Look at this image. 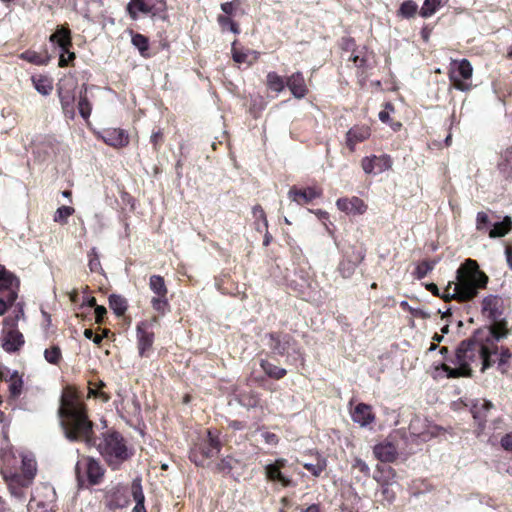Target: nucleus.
<instances>
[{"label": "nucleus", "instance_id": "1", "mask_svg": "<svg viewBox=\"0 0 512 512\" xmlns=\"http://www.w3.org/2000/svg\"><path fill=\"white\" fill-rule=\"evenodd\" d=\"M60 425L65 437L73 442H84L88 447L95 446L112 470L121 469L122 465L134 455L124 436L113 429H109L99 437L96 442L94 423L88 415V408L80 392L74 386H66L60 397L58 408Z\"/></svg>", "mask_w": 512, "mask_h": 512}, {"label": "nucleus", "instance_id": "2", "mask_svg": "<svg viewBox=\"0 0 512 512\" xmlns=\"http://www.w3.org/2000/svg\"><path fill=\"white\" fill-rule=\"evenodd\" d=\"M490 336L489 330H476L469 338L461 341L455 351L454 359L451 360L457 367L452 368L446 363H442L440 366L447 377H472L471 365L480 367L481 372L492 367L496 363V360H493V355L496 353L487 344Z\"/></svg>", "mask_w": 512, "mask_h": 512}, {"label": "nucleus", "instance_id": "3", "mask_svg": "<svg viewBox=\"0 0 512 512\" xmlns=\"http://www.w3.org/2000/svg\"><path fill=\"white\" fill-rule=\"evenodd\" d=\"M488 282L489 277L480 269L478 262L468 258L456 270L455 281H449L445 287L444 302H470L486 289Z\"/></svg>", "mask_w": 512, "mask_h": 512}, {"label": "nucleus", "instance_id": "4", "mask_svg": "<svg viewBox=\"0 0 512 512\" xmlns=\"http://www.w3.org/2000/svg\"><path fill=\"white\" fill-rule=\"evenodd\" d=\"M222 446L220 432L217 429H207L205 435L199 436L191 446L189 459L196 466L204 468L220 453Z\"/></svg>", "mask_w": 512, "mask_h": 512}, {"label": "nucleus", "instance_id": "5", "mask_svg": "<svg viewBox=\"0 0 512 512\" xmlns=\"http://www.w3.org/2000/svg\"><path fill=\"white\" fill-rule=\"evenodd\" d=\"M270 350L278 356H295V360L304 361V351L298 341L290 334L283 331L269 332L265 335Z\"/></svg>", "mask_w": 512, "mask_h": 512}, {"label": "nucleus", "instance_id": "6", "mask_svg": "<svg viewBox=\"0 0 512 512\" xmlns=\"http://www.w3.org/2000/svg\"><path fill=\"white\" fill-rule=\"evenodd\" d=\"M75 474L79 486L83 487L86 484L95 486L103 480L105 469L99 460L83 455L75 465Z\"/></svg>", "mask_w": 512, "mask_h": 512}, {"label": "nucleus", "instance_id": "7", "mask_svg": "<svg viewBox=\"0 0 512 512\" xmlns=\"http://www.w3.org/2000/svg\"><path fill=\"white\" fill-rule=\"evenodd\" d=\"M447 74L451 85L455 89L462 92L471 90L470 80L473 75V67L468 59L452 60Z\"/></svg>", "mask_w": 512, "mask_h": 512}, {"label": "nucleus", "instance_id": "8", "mask_svg": "<svg viewBox=\"0 0 512 512\" xmlns=\"http://www.w3.org/2000/svg\"><path fill=\"white\" fill-rule=\"evenodd\" d=\"M57 495L49 484H41L35 488L28 503L29 512H56Z\"/></svg>", "mask_w": 512, "mask_h": 512}, {"label": "nucleus", "instance_id": "9", "mask_svg": "<svg viewBox=\"0 0 512 512\" xmlns=\"http://www.w3.org/2000/svg\"><path fill=\"white\" fill-rule=\"evenodd\" d=\"M126 11L131 19L137 20L139 12L151 17L165 18L167 11L166 0H130Z\"/></svg>", "mask_w": 512, "mask_h": 512}, {"label": "nucleus", "instance_id": "10", "mask_svg": "<svg viewBox=\"0 0 512 512\" xmlns=\"http://www.w3.org/2000/svg\"><path fill=\"white\" fill-rule=\"evenodd\" d=\"M157 317L150 320L140 321L136 326V338L138 354L141 358H149L153 352L155 333L153 325Z\"/></svg>", "mask_w": 512, "mask_h": 512}, {"label": "nucleus", "instance_id": "11", "mask_svg": "<svg viewBox=\"0 0 512 512\" xmlns=\"http://www.w3.org/2000/svg\"><path fill=\"white\" fill-rule=\"evenodd\" d=\"M149 288L155 294L150 303L152 308L160 314H165L169 308L168 288L161 275H152L149 278Z\"/></svg>", "mask_w": 512, "mask_h": 512}, {"label": "nucleus", "instance_id": "12", "mask_svg": "<svg viewBox=\"0 0 512 512\" xmlns=\"http://www.w3.org/2000/svg\"><path fill=\"white\" fill-rule=\"evenodd\" d=\"M75 88L76 82L72 79H63L58 84V97L64 115L69 119L75 117Z\"/></svg>", "mask_w": 512, "mask_h": 512}, {"label": "nucleus", "instance_id": "13", "mask_svg": "<svg viewBox=\"0 0 512 512\" xmlns=\"http://www.w3.org/2000/svg\"><path fill=\"white\" fill-rule=\"evenodd\" d=\"M287 459L278 458L273 463L264 467V474L269 482L279 483L282 487H295L296 483L292 478L284 475L282 469L287 466Z\"/></svg>", "mask_w": 512, "mask_h": 512}, {"label": "nucleus", "instance_id": "14", "mask_svg": "<svg viewBox=\"0 0 512 512\" xmlns=\"http://www.w3.org/2000/svg\"><path fill=\"white\" fill-rule=\"evenodd\" d=\"M130 502L129 492L126 486L117 484L104 494V505L109 510L123 509Z\"/></svg>", "mask_w": 512, "mask_h": 512}, {"label": "nucleus", "instance_id": "15", "mask_svg": "<svg viewBox=\"0 0 512 512\" xmlns=\"http://www.w3.org/2000/svg\"><path fill=\"white\" fill-rule=\"evenodd\" d=\"M105 144L115 149H121L129 145L130 137L126 130L121 128H106L97 134Z\"/></svg>", "mask_w": 512, "mask_h": 512}, {"label": "nucleus", "instance_id": "16", "mask_svg": "<svg viewBox=\"0 0 512 512\" xmlns=\"http://www.w3.org/2000/svg\"><path fill=\"white\" fill-rule=\"evenodd\" d=\"M322 189L317 186H309L305 188H297L293 186L288 192L289 198L298 205H306L322 196Z\"/></svg>", "mask_w": 512, "mask_h": 512}, {"label": "nucleus", "instance_id": "17", "mask_svg": "<svg viewBox=\"0 0 512 512\" xmlns=\"http://www.w3.org/2000/svg\"><path fill=\"white\" fill-rule=\"evenodd\" d=\"M19 287L18 278L8 271L4 266L0 265V291L7 292L9 304H13L17 299V289Z\"/></svg>", "mask_w": 512, "mask_h": 512}, {"label": "nucleus", "instance_id": "18", "mask_svg": "<svg viewBox=\"0 0 512 512\" xmlns=\"http://www.w3.org/2000/svg\"><path fill=\"white\" fill-rule=\"evenodd\" d=\"M371 136V128L368 125H354L346 133V146L351 153L355 152L357 144L365 142Z\"/></svg>", "mask_w": 512, "mask_h": 512}, {"label": "nucleus", "instance_id": "19", "mask_svg": "<svg viewBox=\"0 0 512 512\" xmlns=\"http://www.w3.org/2000/svg\"><path fill=\"white\" fill-rule=\"evenodd\" d=\"M392 164V158L390 157V155L387 154H383L380 156H367L361 160V167L366 174L373 173L375 168H377V173L390 170L392 168Z\"/></svg>", "mask_w": 512, "mask_h": 512}, {"label": "nucleus", "instance_id": "20", "mask_svg": "<svg viewBox=\"0 0 512 512\" xmlns=\"http://www.w3.org/2000/svg\"><path fill=\"white\" fill-rule=\"evenodd\" d=\"M25 340L23 334L17 328L8 331L3 330L2 348L8 353H15L21 349Z\"/></svg>", "mask_w": 512, "mask_h": 512}, {"label": "nucleus", "instance_id": "21", "mask_svg": "<svg viewBox=\"0 0 512 512\" xmlns=\"http://www.w3.org/2000/svg\"><path fill=\"white\" fill-rule=\"evenodd\" d=\"M337 208L346 214L362 215L367 210L365 202L356 196L351 198H339L336 202Z\"/></svg>", "mask_w": 512, "mask_h": 512}, {"label": "nucleus", "instance_id": "22", "mask_svg": "<svg viewBox=\"0 0 512 512\" xmlns=\"http://www.w3.org/2000/svg\"><path fill=\"white\" fill-rule=\"evenodd\" d=\"M286 86L290 90L291 94L297 99L304 98L309 92L305 78L302 72L299 71L286 78Z\"/></svg>", "mask_w": 512, "mask_h": 512}, {"label": "nucleus", "instance_id": "23", "mask_svg": "<svg viewBox=\"0 0 512 512\" xmlns=\"http://www.w3.org/2000/svg\"><path fill=\"white\" fill-rule=\"evenodd\" d=\"M492 321L494 323L491 326H485L478 330H489L491 332V336L488 337L487 344L497 354V343L499 340L507 336L508 329L505 321H498V319Z\"/></svg>", "mask_w": 512, "mask_h": 512}, {"label": "nucleus", "instance_id": "24", "mask_svg": "<svg viewBox=\"0 0 512 512\" xmlns=\"http://www.w3.org/2000/svg\"><path fill=\"white\" fill-rule=\"evenodd\" d=\"M51 43L57 44L61 51L68 52L72 48V33L68 26H58L56 31L49 37Z\"/></svg>", "mask_w": 512, "mask_h": 512}, {"label": "nucleus", "instance_id": "25", "mask_svg": "<svg viewBox=\"0 0 512 512\" xmlns=\"http://www.w3.org/2000/svg\"><path fill=\"white\" fill-rule=\"evenodd\" d=\"M502 300L497 295H488L482 300V314L491 319L496 320L501 315Z\"/></svg>", "mask_w": 512, "mask_h": 512}, {"label": "nucleus", "instance_id": "26", "mask_svg": "<svg viewBox=\"0 0 512 512\" xmlns=\"http://www.w3.org/2000/svg\"><path fill=\"white\" fill-rule=\"evenodd\" d=\"M373 453L381 462L390 463L397 459L398 452L396 446L391 442H381L374 446Z\"/></svg>", "mask_w": 512, "mask_h": 512}, {"label": "nucleus", "instance_id": "27", "mask_svg": "<svg viewBox=\"0 0 512 512\" xmlns=\"http://www.w3.org/2000/svg\"><path fill=\"white\" fill-rule=\"evenodd\" d=\"M365 256H366V250L361 249L354 253L352 260H344V261L340 262L338 270H339V273L342 275V277H344V278L351 277L354 274L357 266L364 261Z\"/></svg>", "mask_w": 512, "mask_h": 512}, {"label": "nucleus", "instance_id": "28", "mask_svg": "<svg viewBox=\"0 0 512 512\" xmlns=\"http://www.w3.org/2000/svg\"><path fill=\"white\" fill-rule=\"evenodd\" d=\"M354 422L361 426H367L375 420L372 407L365 403H359L351 414Z\"/></svg>", "mask_w": 512, "mask_h": 512}, {"label": "nucleus", "instance_id": "29", "mask_svg": "<svg viewBox=\"0 0 512 512\" xmlns=\"http://www.w3.org/2000/svg\"><path fill=\"white\" fill-rule=\"evenodd\" d=\"M493 408V404L491 401L485 399H478L472 405L471 412L475 420L479 422V426L483 427L486 419L487 413Z\"/></svg>", "mask_w": 512, "mask_h": 512}, {"label": "nucleus", "instance_id": "30", "mask_svg": "<svg viewBox=\"0 0 512 512\" xmlns=\"http://www.w3.org/2000/svg\"><path fill=\"white\" fill-rule=\"evenodd\" d=\"M87 85L83 84L79 93V100H78V111L80 116L86 121H89L91 112H92V103L90 102L88 96H87Z\"/></svg>", "mask_w": 512, "mask_h": 512}, {"label": "nucleus", "instance_id": "31", "mask_svg": "<svg viewBox=\"0 0 512 512\" xmlns=\"http://www.w3.org/2000/svg\"><path fill=\"white\" fill-rule=\"evenodd\" d=\"M238 402L247 409L262 407L260 394L253 390L241 392L238 396Z\"/></svg>", "mask_w": 512, "mask_h": 512}, {"label": "nucleus", "instance_id": "32", "mask_svg": "<svg viewBox=\"0 0 512 512\" xmlns=\"http://www.w3.org/2000/svg\"><path fill=\"white\" fill-rule=\"evenodd\" d=\"M497 167L506 178L512 177V145L500 153Z\"/></svg>", "mask_w": 512, "mask_h": 512}, {"label": "nucleus", "instance_id": "33", "mask_svg": "<svg viewBox=\"0 0 512 512\" xmlns=\"http://www.w3.org/2000/svg\"><path fill=\"white\" fill-rule=\"evenodd\" d=\"M260 367L269 378L274 380H280L287 375L285 368L279 367L266 359H261Z\"/></svg>", "mask_w": 512, "mask_h": 512}, {"label": "nucleus", "instance_id": "34", "mask_svg": "<svg viewBox=\"0 0 512 512\" xmlns=\"http://www.w3.org/2000/svg\"><path fill=\"white\" fill-rule=\"evenodd\" d=\"M131 35V42L138 49L140 55L144 58H150L149 38L141 33H135L133 31H131Z\"/></svg>", "mask_w": 512, "mask_h": 512}, {"label": "nucleus", "instance_id": "35", "mask_svg": "<svg viewBox=\"0 0 512 512\" xmlns=\"http://www.w3.org/2000/svg\"><path fill=\"white\" fill-rule=\"evenodd\" d=\"M512 229V220L509 216L504 217L503 221L497 222L489 231L490 238H500L507 235Z\"/></svg>", "mask_w": 512, "mask_h": 512}, {"label": "nucleus", "instance_id": "36", "mask_svg": "<svg viewBox=\"0 0 512 512\" xmlns=\"http://www.w3.org/2000/svg\"><path fill=\"white\" fill-rule=\"evenodd\" d=\"M109 307L116 316L120 317L125 314L128 309V302L125 297L117 294H111L108 298Z\"/></svg>", "mask_w": 512, "mask_h": 512}, {"label": "nucleus", "instance_id": "37", "mask_svg": "<svg viewBox=\"0 0 512 512\" xmlns=\"http://www.w3.org/2000/svg\"><path fill=\"white\" fill-rule=\"evenodd\" d=\"M252 214L254 218L255 229L258 232L262 233L263 230H266V228H268V220L263 207L259 204L255 205L252 208Z\"/></svg>", "mask_w": 512, "mask_h": 512}, {"label": "nucleus", "instance_id": "38", "mask_svg": "<svg viewBox=\"0 0 512 512\" xmlns=\"http://www.w3.org/2000/svg\"><path fill=\"white\" fill-rule=\"evenodd\" d=\"M266 86L269 90L280 93L285 89L286 80L276 72H269L266 76Z\"/></svg>", "mask_w": 512, "mask_h": 512}, {"label": "nucleus", "instance_id": "39", "mask_svg": "<svg viewBox=\"0 0 512 512\" xmlns=\"http://www.w3.org/2000/svg\"><path fill=\"white\" fill-rule=\"evenodd\" d=\"M436 259H425L419 262L413 272L416 279L421 280L425 278L436 266Z\"/></svg>", "mask_w": 512, "mask_h": 512}, {"label": "nucleus", "instance_id": "40", "mask_svg": "<svg viewBox=\"0 0 512 512\" xmlns=\"http://www.w3.org/2000/svg\"><path fill=\"white\" fill-rule=\"evenodd\" d=\"M493 360H496L498 368L505 372L512 360V352L507 347H501L500 350L497 347V354L493 355Z\"/></svg>", "mask_w": 512, "mask_h": 512}, {"label": "nucleus", "instance_id": "41", "mask_svg": "<svg viewBox=\"0 0 512 512\" xmlns=\"http://www.w3.org/2000/svg\"><path fill=\"white\" fill-rule=\"evenodd\" d=\"M35 89L42 95H49L53 90L52 81L46 76L32 78Z\"/></svg>", "mask_w": 512, "mask_h": 512}, {"label": "nucleus", "instance_id": "42", "mask_svg": "<svg viewBox=\"0 0 512 512\" xmlns=\"http://www.w3.org/2000/svg\"><path fill=\"white\" fill-rule=\"evenodd\" d=\"M20 58L35 65H46L49 60L48 56H43L42 54L33 50L24 51L20 54Z\"/></svg>", "mask_w": 512, "mask_h": 512}, {"label": "nucleus", "instance_id": "43", "mask_svg": "<svg viewBox=\"0 0 512 512\" xmlns=\"http://www.w3.org/2000/svg\"><path fill=\"white\" fill-rule=\"evenodd\" d=\"M9 392L13 398H17L21 395L23 390V379L17 371H14L10 376Z\"/></svg>", "mask_w": 512, "mask_h": 512}, {"label": "nucleus", "instance_id": "44", "mask_svg": "<svg viewBox=\"0 0 512 512\" xmlns=\"http://www.w3.org/2000/svg\"><path fill=\"white\" fill-rule=\"evenodd\" d=\"M303 467L314 477H319L327 468V460L324 457L317 456L316 463H303Z\"/></svg>", "mask_w": 512, "mask_h": 512}, {"label": "nucleus", "instance_id": "45", "mask_svg": "<svg viewBox=\"0 0 512 512\" xmlns=\"http://www.w3.org/2000/svg\"><path fill=\"white\" fill-rule=\"evenodd\" d=\"M45 360L52 365L58 366L62 361V351L58 345H52L44 351Z\"/></svg>", "mask_w": 512, "mask_h": 512}, {"label": "nucleus", "instance_id": "46", "mask_svg": "<svg viewBox=\"0 0 512 512\" xmlns=\"http://www.w3.org/2000/svg\"><path fill=\"white\" fill-rule=\"evenodd\" d=\"M75 213V209L71 206L59 207L53 216V221L61 225H65L68 222V218Z\"/></svg>", "mask_w": 512, "mask_h": 512}, {"label": "nucleus", "instance_id": "47", "mask_svg": "<svg viewBox=\"0 0 512 512\" xmlns=\"http://www.w3.org/2000/svg\"><path fill=\"white\" fill-rule=\"evenodd\" d=\"M217 22L223 31L230 30L234 34H239L241 31L239 24L226 15H218Z\"/></svg>", "mask_w": 512, "mask_h": 512}, {"label": "nucleus", "instance_id": "48", "mask_svg": "<svg viewBox=\"0 0 512 512\" xmlns=\"http://www.w3.org/2000/svg\"><path fill=\"white\" fill-rule=\"evenodd\" d=\"M446 1L447 0H425L420 10V15L424 18L432 16Z\"/></svg>", "mask_w": 512, "mask_h": 512}, {"label": "nucleus", "instance_id": "49", "mask_svg": "<svg viewBox=\"0 0 512 512\" xmlns=\"http://www.w3.org/2000/svg\"><path fill=\"white\" fill-rule=\"evenodd\" d=\"M417 10L418 5L412 0H407L400 5L398 16L402 18H411L415 16Z\"/></svg>", "mask_w": 512, "mask_h": 512}, {"label": "nucleus", "instance_id": "50", "mask_svg": "<svg viewBox=\"0 0 512 512\" xmlns=\"http://www.w3.org/2000/svg\"><path fill=\"white\" fill-rule=\"evenodd\" d=\"M234 459L232 456H226L220 459L214 468V471L219 474L227 475L230 474L234 468Z\"/></svg>", "mask_w": 512, "mask_h": 512}, {"label": "nucleus", "instance_id": "51", "mask_svg": "<svg viewBox=\"0 0 512 512\" xmlns=\"http://www.w3.org/2000/svg\"><path fill=\"white\" fill-rule=\"evenodd\" d=\"M131 494L136 503H145V495L143 493L141 479L136 478L131 484Z\"/></svg>", "mask_w": 512, "mask_h": 512}, {"label": "nucleus", "instance_id": "52", "mask_svg": "<svg viewBox=\"0 0 512 512\" xmlns=\"http://www.w3.org/2000/svg\"><path fill=\"white\" fill-rule=\"evenodd\" d=\"M394 476L395 472L391 467H382L378 465L374 478L377 477L381 480V482H384L385 485H388L390 479H392Z\"/></svg>", "mask_w": 512, "mask_h": 512}, {"label": "nucleus", "instance_id": "53", "mask_svg": "<svg viewBox=\"0 0 512 512\" xmlns=\"http://www.w3.org/2000/svg\"><path fill=\"white\" fill-rule=\"evenodd\" d=\"M232 58L236 63L243 64L248 63V55L250 50L238 49L236 47V41L232 44Z\"/></svg>", "mask_w": 512, "mask_h": 512}, {"label": "nucleus", "instance_id": "54", "mask_svg": "<svg viewBox=\"0 0 512 512\" xmlns=\"http://www.w3.org/2000/svg\"><path fill=\"white\" fill-rule=\"evenodd\" d=\"M89 262L88 266L92 273H99L102 271V266L100 263L99 255L96 252L95 248H92L91 251L88 253Z\"/></svg>", "mask_w": 512, "mask_h": 512}, {"label": "nucleus", "instance_id": "55", "mask_svg": "<svg viewBox=\"0 0 512 512\" xmlns=\"http://www.w3.org/2000/svg\"><path fill=\"white\" fill-rule=\"evenodd\" d=\"M241 5H242L241 0H232L230 2L222 3L221 10L224 13L223 15L231 17L236 13V11L240 8Z\"/></svg>", "mask_w": 512, "mask_h": 512}, {"label": "nucleus", "instance_id": "56", "mask_svg": "<svg viewBox=\"0 0 512 512\" xmlns=\"http://www.w3.org/2000/svg\"><path fill=\"white\" fill-rule=\"evenodd\" d=\"M351 467L353 470H357L363 478L367 479L370 477V468L362 459L356 457Z\"/></svg>", "mask_w": 512, "mask_h": 512}, {"label": "nucleus", "instance_id": "57", "mask_svg": "<svg viewBox=\"0 0 512 512\" xmlns=\"http://www.w3.org/2000/svg\"><path fill=\"white\" fill-rule=\"evenodd\" d=\"M150 143L153 146V150L155 152H158L164 143V134L160 128L157 130H153L151 136H150Z\"/></svg>", "mask_w": 512, "mask_h": 512}, {"label": "nucleus", "instance_id": "58", "mask_svg": "<svg viewBox=\"0 0 512 512\" xmlns=\"http://www.w3.org/2000/svg\"><path fill=\"white\" fill-rule=\"evenodd\" d=\"M339 47L346 52H351L352 54L357 50V44L354 38L352 37H342L339 42Z\"/></svg>", "mask_w": 512, "mask_h": 512}, {"label": "nucleus", "instance_id": "59", "mask_svg": "<svg viewBox=\"0 0 512 512\" xmlns=\"http://www.w3.org/2000/svg\"><path fill=\"white\" fill-rule=\"evenodd\" d=\"M75 58H76L75 53L70 51V49L66 53L61 51V54L59 56L58 66L61 68H64L69 65H73V61L75 60Z\"/></svg>", "mask_w": 512, "mask_h": 512}, {"label": "nucleus", "instance_id": "60", "mask_svg": "<svg viewBox=\"0 0 512 512\" xmlns=\"http://www.w3.org/2000/svg\"><path fill=\"white\" fill-rule=\"evenodd\" d=\"M349 60L352 61L355 64V66L361 70L362 74L368 68V65H367L368 60L365 56H360V55H356L355 53H353V54H351Z\"/></svg>", "mask_w": 512, "mask_h": 512}, {"label": "nucleus", "instance_id": "61", "mask_svg": "<svg viewBox=\"0 0 512 512\" xmlns=\"http://www.w3.org/2000/svg\"><path fill=\"white\" fill-rule=\"evenodd\" d=\"M394 110V105L391 102H386L384 109L381 110L378 114L380 121L388 124L391 121L390 112H394Z\"/></svg>", "mask_w": 512, "mask_h": 512}, {"label": "nucleus", "instance_id": "62", "mask_svg": "<svg viewBox=\"0 0 512 512\" xmlns=\"http://www.w3.org/2000/svg\"><path fill=\"white\" fill-rule=\"evenodd\" d=\"M489 224L490 220L488 215L483 211L478 212L476 217V229L478 231L486 230Z\"/></svg>", "mask_w": 512, "mask_h": 512}, {"label": "nucleus", "instance_id": "63", "mask_svg": "<svg viewBox=\"0 0 512 512\" xmlns=\"http://www.w3.org/2000/svg\"><path fill=\"white\" fill-rule=\"evenodd\" d=\"M375 480H376V481L381 485V487H382L381 492H382L383 498H384L387 502H389V503L393 502V500L395 499V494H394V492H393L392 490H390V489H389L388 485H385V483H384V482H381V480H380V479H378L377 477H375Z\"/></svg>", "mask_w": 512, "mask_h": 512}, {"label": "nucleus", "instance_id": "64", "mask_svg": "<svg viewBox=\"0 0 512 512\" xmlns=\"http://www.w3.org/2000/svg\"><path fill=\"white\" fill-rule=\"evenodd\" d=\"M262 437H263L265 443L268 445L276 446L279 443V437L275 433H272L269 431H264L262 433Z\"/></svg>", "mask_w": 512, "mask_h": 512}]
</instances>
